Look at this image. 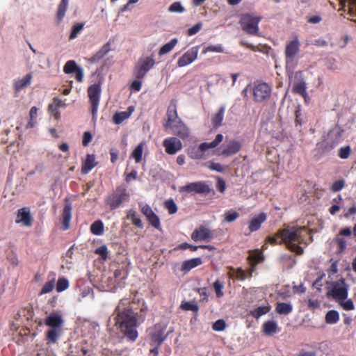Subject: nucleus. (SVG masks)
<instances>
[{
  "label": "nucleus",
  "instance_id": "c85d7f7f",
  "mask_svg": "<svg viewBox=\"0 0 356 356\" xmlns=\"http://www.w3.org/2000/svg\"><path fill=\"white\" fill-rule=\"evenodd\" d=\"M111 43L109 42L104 44L101 49L97 51L90 58L92 62H97L104 58L111 50Z\"/></svg>",
  "mask_w": 356,
  "mask_h": 356
},
{
  "label": "nucleus",
  "instance_id": "c756f323",
  "mask_svg": "<svg viewBox=\"0 0 356 356\" xmlns=\"http://www.w3.org/2000/svg\"><path fill=\"white\" fill-rule=\"evenodd\" d=\"M174 134L179 136L181 139H186L188 138L190 135V131L188 127L182 122L176 128L172 129Z\"/></svg>",
  "mask_w": 356,
  "mask_h": 356
},
{
  "label": "nucleus",
  "instance_id": "bb28decb",
  "mask_svg": "<svg viewBox=\"0 0 356 356\" xmlns=\"http://www.w3.org/2000/svg\"><path fill=\"white\" fill-rule=\"evenodd\" d=\"M95 157L94 154H88L86 159L83 162L81 168V172L83 174L88 173L95 165Z\"/></svg>",
  "mask_w": 356,
  "mask_h": 356
},
{
  "label": "nucleus",
  "instance_id": "4c0bfd02",
  "mask_svg": "<svg viewBox=\"0 0 356 356\" xmlns=\"http://www.w3.org/2000/svg\"><path fill=\"white\" fill-rule=\"evenodd\" d=\"M270 310V307L269 305L267 306H260L257 308L254 309V310H252L250 312V315L255 318L256 319H258L261 316L268 313Z\"/></svg>",
  "mask_w": 356,
  "mask_h": 356
},
{
  "label": "nucleus",
  "instance_id": "5701e85b",
  "mask_svg": "<svg viewBox=\"0 0 356 356\" xmlns=\"http://www.w3.org/2000/svg\"><path fill=\"white\" fill-rule=\"evenodd\" d=\"M33 76L31 73L27 74L24 78L15 81L13 87L15 91H20L31 84Z\"/></svg>",
  "mask_w": 356,
  "mask_h": 356
},
{
  "label": "nucleus",
  "instance_id": "37998d69",
  "mask_svg": "<svg viewBox=\"0 0 356 356\" xmlns=\"http://www.w3.org/2000/svg\"><path fill=\"white\" fill-rule=\"evenodd\" d=\"M180 308L184 311H192L195 313L199 310L197 304L194 302H182Z\"/></svg>",
  "mask_w": 356,
  "mask_h": 356
},
{
  "label": "nucleus",
  "instance_id": "6ab92c4d",
  "mask_svg": "<svg viewBox=\"0 0 356 356\" xmlns=\"http://www.w3.org/2000/svg\"><path fill=\"white\" fill-rule=\"evenodd\" d=\"M65 106V101L58 97H54L48 106V111L54 116L55 119L58 120L60 117L59 108Z\"/></svg>",
  "mask_w": 356,
  "mask_h": 356
},
{
  "label": "nucleus",
  "instance_id": "4d7b16f0",
  "mask_svg": "<svg viewBox=\"0 0 356 356\" xmlns=\"http://www.w3.org/2000/svg\"><path fill=\"white\" fill-rule=\"evenodd\" d=\"M239 216V213L236 211H227L225 213V221L232 222L236 220Z\"/></svg>",
  "mask_w": 356,
  "mask_h": 356
},
{
  "label": "nucleus",
  "instance_id": "412c9836",
  "mask_svg": "<svg viewBox=\"0 0 356 356\" xmlns=\"http://www.w3.org/2000/svg\"><path fill=\"white\" fill-rule=\"evenodd\" d=\"M63 320L58 314H51L45 319V325L50 328L62 329Z\"/></svg>",
  "mask_w": 356,
  "mask_h": 356
},
{
  "label": "nucleus",
  "instance_id": "49530a36",
  "mask_svg": "<svg viewBox=\"0 0 356 356\" xmlns=\"http://www.w3.org/2000/svg\"><path fill=\"white\" fill-rule=\"evenodd\" d=\"M130 114L126 111L116 113L113 118L114 123L119 124L122 123L124 120L129 118Z\"/></svg>",
  "mask_w": 356,
  "mask_h": 356
},
{
  "label": "nucleus",
  "instance_id": "bf43d9fd",
  "mask_svg": "<svg viewBox=\"0 0 356 356\" xmlns=\"http://www.w3.org/2000/svg\"><path fill=\"white\" fill-rule=\"evenodd\" d=\"M54 280L47 282L41 289L40 295L51 292L54 288Z\"/></svg>",
  "mask_w": 356,
  "mask_h": 356
},
{
  "label": "nucleus",
  "instance_id": "052dcab7",
  "mask_svg": "<svg viewBox=\"0 0 356 356\" xmlns=\"http://www.w3.org/2000/svg\"><path fill=\"white\" fill-rule=\"evenodd\" d=\"M168 10L172 13H183L184 8L180 2H174L170 6Z\"/></svg>",
  "mask_w": 356,
  "mask_h": 356
},
{
  "label": "nucleus",
  "instance_id": "a878e982",
  "mask_svg": "<svg viewBox=\"0 0 356 356\" xmlns=\"http://www.w3.org/2000/svg\"><path fill=\"white\" fill-rule=\"evenodd\" d=\"M248 259L250 263V266H257L264 260V256L261 250L257 249L250 252Z\"/></svg>",
  "mask_w": 356,
  "mask_h": 356
},
{
  "label": "nucleus",
  "instance_id": "5fc2aeb1",
  "mask_svg": "<svg viewBox=\"0 0 356 356\" xmlns=\"http://www.w3.org/2000/svg\"><path fill=\"white\" fill-rule=\"evenodd\" d=\"M149 223L154 228L159 229L161 227L160 219L159 216L154 213L152 216L147 218Z\"/></svg>",
  "mask_w": 356,
  "mask_h": 356
},
{
  "label": "nucleus",
  "instance_id": "2f4dec72",
  "mask_svg": "<svg viewBox=\"0 0 356 356\" xmlns=\"http://www.w3.org/2000/svg\"><path fill=\"white\" fill-rule=\"evenodd\" d=\"M67 6L68 0H61L60 2L56 13V20L58 24H60L63 21L67 11Z\"/></svg>",
  "mask_w": 356,
  "mask_h": 356
},
{
  "label": "nucleus",
  "instance_id": "dca6fc26",
  "mask_svg": "<svg viewBox=\"0 0 356 356\" xmlns=\"http://www.w3.org/2000/svg\"><path fill=\"white\" fill-rule=\"evenodd\" d=\"M191 238L195 242H208L213 238V233L209 228L201 225L193 232L191 234Z\"/></svg>",
  "mask_w": 356,
  "mask_h": 356
},
{
  "label": "nucleus",
  "instance_id": "0e129e2a",
  "mask_svg": "<svg viewBox=\"0 0 356 356\" xmlns=\"http://www.w3.org/2000/svg\"><path fill=\"white\" fill-rule=\"evenodd\" d=\"M345 186V181L342 179L337 180L334 181L332 186L331 190L333 192L340 191Z\"/></svg>",
  "mask_w": 356,
  "mask_h": 356
},
{
  "label": "nucleus",
  "instance_id": "a211bd4d",
  "mask_svg": "<svg viewBox=\"0 0 356 356\" xmlns=\"http://www.w3.org/2000/svg\"><path fill=\"white\" fill-rule=\"evenodd\" d=\"M32 217L29 208L24 207L17 211L16 219L17 223H22L26 227H30L32 225Z\"/></svg>",
  "mask_w": 356,
  "mask_h": 356
},
{
  "label": "nucleus",
  "instance_id": "423d86ee",
  "mask_svg": "<svg viewBox=\"0 0 356 356\" xmlns=\"http://www.w3.org/2000/svg\"><path fill=\"white\" fill-rule=\"evenodd\" d=\"M167 324L163 322L156 323L151 329L149 334L150 346H161L168 337L169 332L166 334Z\"/></svg>",
  "mask_w": 356,
  "mask_h": 356
},
{
  "label": "nucleus",
  "instance_id": "b1692460",
  "mask_svg": "<svg viewBox=\"0 0 356 356\" xmlns=\"http://www.w3.org/2000/svg\"><path fill=\"white\" fill-rule=\"evenodd\" d=\"M202 264V261L200 257L186 260L182 263L181 270L184 273H187L191 269L201 265Z\"/></svg>",
  "mask_w": 356,
  "mask_h": 356
},
{
  "label": "nucleus",
  "instance_id": "de8ad7c7",
  "mask_svg": "<svg viewBox=\"0 0 356 356\" xmlns=\"http://www.w3.org/2000/svg\"><path fill=\"white\" fill-rule=\"evenodd\" d=\"M164 207L168 210L169 214H174L177 211V206L172 199L166 200L164 202Z\"/></svg>",
  "mask_w": 356,
  "mask_h": 356
},
{
  "label": "nucleus",
  "instance_id": "1a4fd4ad",
  "mask_svg": "<svg viewBox=\"0 0 356 356\" xmlns=\"http://www.w3.org/2000/svg\"><path fill=\"white\" fill-rule=\"evenodd\" d=\"M101 91V86L97 83L92 84L88 88V95L91 105V113L93 118L96 116L98 111Z\"/></svg>",
  "mask_w": 356,
  "mask_h": 356
},
{
  "label": "nucleus",
  "instance_id": "c9c22d12",
  "mask_svg": "<svg viewBox=\"0 0 356 356\" xmlns=\"http://www.w3.org/2000/svg\"><path fill=\"white\" fill-rule=\"evenodd\" d=\"M306 89V83L303 80L295 82L293 86V92L303 97L307 95Z\"/></svg>",
  "mask_w": 356,
  "mask_h": 356
},
{
  "label": "nucleus",
  "instance_id": "f8f14e48",
  "mask_svg": "<svg viewBox=\"0 0 356 356\" xmlns=\"http://www.w3.org/2000/svg\"><path fill=\"white\" fill-rule=\"evenodd\" d=\"M272 88L270 85L262 82L256 84L253 88V98L257 102H262L270 98Z\"/></svg>",
  "mask_w": 356,
  "mask_h": 356
},
{
  "label": "nucleus",
  "instance_id": "e433bc0d",
  "mask_svg": "<svg viewBox=\"0 0 356 356\" xmlns=\"http://www.w3.org/2000/svg\"><path fill=\"white\" fill-rule=\"evenodd\" d=\"M178 42L177 38L172 39L168 43L163 45L159 51V56H163L171 51Z\"/></svg>",
  "mask_w": 356,
  "mask_h": 356
},
{
  "label": "nucleus",
  "instance_id": "8fccbe9b",
  "mask_svg": "<svg viewBox=\"0 0 356 356\" xmlns=\"http://www.w3.org/2000/svg\"><path fill=\"white\" fill-rule=\"evenodd\" d=\"M204 166H206L211 170H214L219 172H222L225 170V168L221 164L218 163H215L213 161H209L204 163Z\"/></svg>",
  "mask_w": 356,
  "mask_h": 356
},
{
  "label": "nucleus",
  "instance_id": "20e7f679",
  "mask_svg": "<svg viewBox=\"0 0 356 356\" xmlns=\"http://www.w3.org/2000/svg\"><path fill=\"white\" fill-rule=\"evenodd\" d=\"M260 17H254L250 14L242 15L240 19L241 29L246 33L252 35H260L259 23Z\"/></svg>",
  "mask_w": 356,
  "mask_h": 356
},
{
  "label": "nucleus",
  "instance_id": "e2e57ef3",
  "mask_svg": "<svg viewBox=\"0 0 356 356\" xmlns=\"http://www.w3.org/2000/svg\"><path fill=\"white\" fill-rule=\"evenodd\" d=\"M334 241L337 244L339 252H342L346 248V241L343 238L337 237Z\"/></svg>",
  "mask_w": 356,
  "mask_h": 356
},
{
  "label": "nucleus",
  "instance_id": "4be33fe9",
  "mask_svg": "<svg viewBox=\"0 0 356 356\" xmlns=\"http://www.w3.org/2000/svg\"><path fill=\"white\" fill-rule=\"evenodd\" d=\"M266 220V215L264 213H261L258 216L254 217L250 222L249 231L253 232L260 229L261 224Z\"/></svg>",
  "mask_w": 356,
  "mask_h": 356
},
{
  "label": "nucleus",
  "instance_id": "3c124183",
  "mask_svg": "<svg viewBox=\"0 0 356 356\" xmlns=\"http://www.w3.org/2000/svg\"><path fill=\"white\" fill-rule=\"evenodd\" d=\"M207 52L222 53L224 52V48L221 44L209 45L203 49L202 54H206Z\"/></svg>",
  "mask_w": 356,
  "mask_h": 356
},
{
  "label": "nucleus",
  "instance_id": "9b49d317",
  "mask_svg": "<svg viewBox=\"0 0 356 356\" xmlns=\"http://www.w3.org/2000/svg\"><path fill=\"white\" fill-rule=\"evenodd\" d=\"M300 51V41L297 36L288 42L286 44L284 55L286 65H291L293 63L296 56Z\"/></svg>",
  "mask_w": 356,
  "mask_h": 356
},
{
  "label": "nucleus",
  "instance_id": "72a5a7b5",
  "mask_svg": "<svg viewBox=\"0 0 356 356\" xmlns=\"http://www.w3.org/2000/svg\"><path fill=\"white\" fill-rule=\"evenodd\" d=\"M334 146L330 142V140L326 137L325 139L322 140L321 142L317 143L316 145V149L321 153H325L330 150H332Z\"/></svg>",
  "mask_w": 356,
  "mask_h": 356
},
{
  "label": "nucleus",
  "instance_id": "79ce46f5",
  "mask_svg": "<svg viewBox=\"0 0 356 356\" xmlns=\"http://www.w3.org/2000/svg\"><path fill=\"white\" fill-rule=\"evenodd\" d=\"M143 146V143H139L131 154V156L135 159L136 163H140L142 161Z\"/></svg>",
  "mask_w": 356,
  "mask_h": 356
},
{
  "label": "nucleus",
  "instance_id": "603ef678",
  "mask_svg": "<svg viewBox=\"0 0 356 356\" xmlns=\"http://www.w3.org/2000/svg\"><path fill=\"white\" fill-rule=\"evenodd\" d=\"M339 305L346 311H351L355 309V305L351 299L338 301Z\"/></svg>",
  "mask_w": 356,
  "mask_h": 356
},
{
  "label": "nucleus",
  "instance_id": "338daca9",
  "mask_svg": "<svg viewBox=\"0 0 356 356\" xmlns=\"http://www.w3.org/2000/svg\"><path fill=\"white\" fill-rule=\"evenodd\" d=\"M348 13L350 16H356V0L348 1Z\"/></svg>",
  "mask_w": 356,
  "mask_h": 356
},
{
  "label": "nucleus",
  "instance_id": "09e8293b",
  "mask_svg": "<svg viewBox=\"0 0 356 356\" xmlns=\"http://www.w3.org/2000/svg\"><path fill=\"white\" fill-rule=\"evenodd\" d=\"M69 287V282L66 278L60 277L58 280L56 284V291L62 292Z\"/></svg>",
  "mask_w": 356,
  "mask_h": 356
},
{
  "label": "nucleus",
  "instance_id": "ea45409f",
  "mask_svg": "<svg viewBox=\"0 0 356 356\" xmlns=\"http://www.w3.org/2000/svg\"><path fill=\"white\" fill-rule=\"evenodd\" d=\"M339 320V314L336 310H330L325 315V322L328 324H335Z\"/></svg>",
  "mask_w": 356,
  "mask_h": 356
},
{
  "label": "nucleus",
  "instance_id": "f3484780",
  "mask_svg": "<svg viewBox=\"0 0 356 356\" xmlns=\"http://www.w3.org/2000/svg\"><path fill=\"white\" fill-rule=\"evenodd\" d=\"M241 147L242 145L239 141L232 140L226 144L221 152V155L225 156H230L232 155L236 154L241 150Z\"/></svg>",
  "mask_w": 356,
  "mask_h": 356
},
{
  "label": "nucleus",
  "instance_id": "58836bf2",
  "mask_svg": "<svg viewBox=\"0 0 356 356\" xmlns=\"http://www.w3.org/2000/svg\"><path fill=\"white\" fill-rule=\"evenodd\" d=\"M90 232L94 235H102L104 233L103 222L100 220L95 221L90 226Z\"/></svg>",
  "mask_w": 356,
  "mask_h": 356
},
{
  "label": "nucleus",
  "instance_id": "c03bdc74",
  "mask_svg": "<svg viewBox=\"0 0 356 356\" xmlns=\"http://www.w3.org/2000/svg\"><path fill=\"white\" fill-rule=\"evenodd\" d=\"M79 67L74 60H70L65 64L63 71L65 74H72L74 73Z\"/></svg>",
  "mask_w": 356,
  "mask_h": 356
},
{
  "label": "nucleus",
  "instance_id": "69168bd1",
  "mask_svg": "<svg viewBox=\"0 0 356 356\" xmlns=\"http://www.w3.org/2000/svg\"><path fill=\"white\" fill-rule=\"evenodd\" d=\"M95 253L100 255L104 260H106L108 257V249L106 245H102L97 248Z\"/></svg>",
  "mask_w": 356,
  "mask_h": 356
},
{
  "label": "nucleus",
  "instance_id": "f03ea898",
  "mask_svg": "<svg viewBox=\"0 0 356 356\" xmlns=\"http://www.w3.org/2000/svg\"><path fill=\"white\" fill-rule=\"evenodd\" d=\"M307 235L305 227H286L277 232V236L280 237L279 244L285 243L287 248L297 254L303 253V249L299 245L304 242Z\"/></svg>",
  "mask_w": 356,
  "mask_h": 356
},
{
  "label": "nucleus",
  "instance_id": "7ed1b4c3",
  "mask_svg": "<svg viewBox=\"0 0 356 356\" xmlns=\"http://www.w3.org/2000/svg\"><path fill=\"white\" fill-rule=\"evenodd\" d=\"M129 193L124 186H118L113 193L108 195L106 203L110 209L113 210L118 208L124 202L128 201Z\"/></svg>",
  "mask_w": 356,
  "mask_h": 356
},
{
  "label": "nucleus",
  "instance_id": "cd10ccee",
  "mask_svg": "<svg viewBox=\"0 0 356 356\" xmlns=\"http://www.w3.org/2000/svg\"><path fill=\"white\" fill-rule=\"evenodd\" d=\"M342 130L338 127L330 130L327 136V138L330 140V142L334 147L340 142Z\"/></svg>",
  "mask_w": 356,
  "mask_h": 356
},
{
  "label": "nucleus",
  "instance_id": "864d4df0",
  "mask_svg": "<svg viewBox=\"0 0 356 356\" xmlns=\"http://www.w3.org/2000/svg\"><path fill=\"white\" fill-rule=\"evenodd\" d=\"M230 270L234 272L235 278L241 281L245 280L247 278V275L245 272L241 268H237L236 270L234 267H229Z\"/></svg>",
  "mask_w": 356,
  "mask_h": 356
},
{
  "label": "nucleus",
  "instance_id": "13d9d810",
  "mask_svg": "<svg viewBox=\"0 0 356 356\" xmlns=\"http://www.w3.org/2000/svg\"><path fill=\"white\" fill-rule=\"evenodd\" d=\"M351 149L349 145L342 147L339 149V156L341 159H346L350 156Z\"/></svg>",
  "mask_w": 356,
  "mask_h": 356
},
{
  "label": "nucleus",
  "instance_id": "39448f33",
  "mask_svg": "<svg viewBox=\"0 0 356 356\" xmlns=\"http://www.w3.org/2000/svg\"><path fill=\"white\" fill-rule=\"evenodd\" d=\"M223 140V136L221 134H217L216 138L211 143H202L198 147H193L189 149L188 154L193 159H200L204 156V152L209 149L216 147Z\"/></svg>",
  "mask_w": 356,
  "mask_h": 356
},
{
  "label": "nucleus",
  "instance_id": "393cba45",
  "mask_svg": "<svg viewBox=\"0 0 356 356\" xmlns=\"http://www.w3.org/2000/svg\"><path fill=\"white\" fill-rule=\"evenodd\" d=\"M279 330L277 323L273 321H266L262 326L263 332L268 336H272Z\"/></svg>",
  "mask_w": 356,
  "mask_h": 356
},
{
  "label": "nucleus",
  "instance_id": "680f3d73",
  "mask_svg": "<svg viewBox=\"0 0 356 356\" xmlns=\"http://www.w3.org/2000/svg\"><path fill=\"white\" fill-rule=\"evenodd\" d=\"M225 321L222 319H219L213 324L212 328L215 331H222L225 329Z\"/></svg>",
  "mask_w": 356,
  "mask_h": 356
},
{
  "label": "nucleus",
  "instance_id": "4468645a",
  "mask_svg": "<svg viewBox=\"0 0 356 356\" xmlns=\"http://www.w3.org/2000/svg\"><path fill=\"white\" fill-rule=\"evenodd\" d=\"M198 51V46L193 47L189 49L179 58L177 61V66L182 67L192 63L197 59Z\"/></svg>",
  "mask_w": 356,
  "mask_h": 356
},
{
  "label": "nucleus",
  "instance_id": "a18cd8bd",
  "mask_svg": "<svg viewBox=\"0 0 356 356\" xmlns=\"http://www.w3.org/2000/svg\"><path fill=\"white\" fill-rule=\"evenodd\" d=\"M83 23H76L73 25L72 31L69 37L70 40H73L77 37L79 33L83 29Z\"/></svg>",
  "mask_w": 356,
  "mask_h": 356
},
{
  "label": "nucleus",
  "instance_id": "2eb2a0df",
  "mask_svg": "<svg viewBox=\"0 0 356 356\" xmlns=\"http://www.w3.org/2000/svg\"><path fill=\"white\" fill-rule=\"evenodd\" d=\"M163 145L165 147V152L170 155L175 154L183 147L181 140L176 137H170L164 139Z\"/></svg>",
  "mask_w": 356,
  "mask_h": 356
},
{
  "label": "nucleus",
  "instance_id": "6e6552de",
  "mask_svg": "<svg viewBox=\"0 0 356 356\" xmlns=\"http://www.w3.org/2000/svg\"><path fill=\"white\" fill-rule=\"evenodd\" d=\"M348 286L344 279L334 282L327 292V296L332 297L337 302L344 300L348 297Z\"/></svg>",
  "mask_w": 356,
  "mask_h": 356
},
{
  "label": "nucleus",
  "instance_id": "6e6d98bb",
  "mask_svg": "<svg viewBox=\"0 0 356 356\" xmlns=\"http://www.w3.org/2000/svg\"><path fill=\"white\" fill-rule=\"evenodd\" d=\"M213 287L218 298H221L224 296V293L222 291L224 286L219 280H216L213 283Z\"/></svg>",
  "mask_w": 356,
  "mask_h": 356
},
{
  "label": "nucleus",
  "instance_id": "9d476101",
  "mask_svg": "<svg viewBox=\"0 0 356 356\" xmlns=\"http://www.w3.org/2000/svg\"><path fill=\"white\" fill-rule=\"evenodd\" d=\"M211 188L204 181L189 183L180 188L181 193H196L207 195L211 192Z\"/></svg>",
  "mask_w": 356,
  "mask_h": 356
},
{
  "label": "nucleus",
  "instance_id": "774afa93",
  "mask_svg": "<svg viewBox=\"0 0 356 356\" xmlns=\"http://www.w3.org/2000/svg\"><path fill=\"white\" fill-rule=\"evenodd\" d=\"M92 135L90 131H86L83 133L82 144L84 147H86L92 141Z\"/></svg>",
  "mask_w": 356,
  "mask_h": 356
},
{
  "label": "nucleus",
  "instance_id": "a19ab883",
  "mask_svg": "<svg viewBox=\"0 0 356 356\" xmlns=\"http://www.w3.org/2000/svg\"><path fill=\"white\" fill-rule=\"evenodd\" d=\"M127 218L131 220L133 225H136L139 228L143 227V224L141 220L138 217L136 211L129 210L127 213Z\"/></svg>",
  "mask_w": 356,
  "mask_h": 356
},
{
  "label": "nucleus",
  "instance_id": "7c9ffc66",
  "mask_svg": "<svg viewBox=\"0 0 356 356\" xmlns=\"http://www.w3.org/2000/svg\"><path fill=\"white\" fill-rule=\"evenodd\" d=\"M62 329L50 328L46 332V339L48 343H55L61 335Z\"/></svg>",
  "mask_w": 356,
  "mask_h": 356
},
{
  "label": "nucleus",
  "instance_id": "473e14b6",
  "mask_svg": "<svg viewBox=\"0 0 356 356\" xmlns=\"http://www.w3.org/2000/svg\"><path fill=\"white\" fill-rule=\"evenodd\" d=\"M225 106H222L217 113L213 115L211 118V123L215 128H218L222 124L224 118Z\"/></svg>",
  "mask_w": 356,
  "mask_h": 356
},
{
  "label": "nucleus",
  "instance_id": "f704fd0d",
  "mask_svg": "<svg viewBox=\"0 0 356 356\" xmlns=\"http://www.w3.org/2000/svg\"><path fill=\"white\" fill-rule=\"evenodd\" d=\"M293 310V306L290 303L278 302L275 307V312L279 314L288 315Z\"/></svg>",
  "mask_w": 356,
  "mask_h": 356
},
{
  "label": "nucleus",
  "instance_id": "ddd939ff",
  "mask_svg": "<svg viewBox=\"0 0 356 356\" xmlns=\"http://www.w3.org/2000/svg\"><path fill=\"white\" fill-rule=\"evenodd\" d=\"M167 120L163 123V127L165 130L173 129L176 128L182 120L177 115V108L175 104H170L167 110Z\"/></svg>",
  "mask_w": 356,
  "mask_h": 356
},
{
  "label": "nucleus",
  "instance_id": "aec40b11",
  "mask_svg": "<svg viewBox=\"0 0 356 356\" xmlns=\"http://www.w3.org/2000/svg\"><path fill=\"white\" fill-rule=\"evenodd\" d=\"M72 205L70 203L65 204L61 213L60 222L63 230L70 228V222L72 218Z\"/></svg>",
  "mask_w": 356,
  "mask_h": 356
},
{
  "label": "nucleus",
  "instance_id": "0eeeda50",
  "mask_svg": "<svg viewBox=\"0 0 356 356\" xmlns=\"http://www.w3.org/2000/svg\"><path fill=\"white\" fill-rule=\"evenodd\" d=\"M155 65V60L153 56L141 58L137 62L134 74L137 79H143L146 74L152 69Z\"/></svg>",
  "mask_w": 356,
  "mask_h": 356
},
{
  "label": "nucleus",
  "instance_id": "f257e3e1",
  "mask_svg": "<svg viewBox=\"0 0 356 356\" xmlns=\"http://www.w3.org/2000/svg\"><path fill=\"white\" fill-rule=\"evenodd\" d=\"M147 311L148 307L143 299L130 301L122 298L109 317L108 324L113 323L118 330L134 341L138 336L136 328L145 321Z\"/></svg>",
  "mask_w": 356,
  "mask_h": 356
}]
</instances>
